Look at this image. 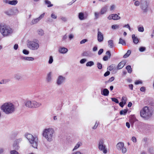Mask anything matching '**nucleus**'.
<instances>
[{
	"label": "nucleus",
	"mask_w": 154,
	"mask_h": 154,
	"mask_svg": "<svg viewBox=\"0 0 154 154\" xmlns=\"http://www.w3.org/2000/svg\"><path fill=\"white\" fill-rule=\"evenodd\" d=\"M3 112L6 114H11L15 110L14 105L11 103L6 102L4 103L1 107Z\"/></svg>",
	"instance_id": "obj_1"
},
{
	"label": "nucleus",
	"mask_w": 154,
	"mask_h": 154,
	"mask_svg": "<svg viewBox=\"0 0 154 154\" xmlns=\"http://www.w3.org/2000/svg\"><path fill=\"white\" fill-rule=\"evenodd\" d=\"M54 133V130L52 128H45L42 131V136L47 141L51 142L53 140V138Z\"/></svg>",
	"instance_id": "obj_2"
},
{
	"label": "nucleus",
	"mask_w": 154,
	"mask_h": 154,
	"mask_svg": "<svg viewBox=\"0 0 154 154\" xmlns=\"http://www.w3.org/2000/svg\"><path fill=\"white\" fill-rule=\"evenodd\" d=\"M25 137L28 140L31 146L34 148H37L38 141L37 137L36 136H34L29 134H26Z\"/></svg>",
	"instance_id": "obj_3"
},
{
	"label": "nucleus",
	"mask_w": 154,
	"mask_h": 154,
	"mask_svg": "<svg viewBox=\"0 0 154 154\" xmlns=\"http://www.w3.org/2000/svg\"><path fill=\"white\" fill-rule=\"evenodd\" d=\"M26 45L29 49L33 51L37 50L39 47L38 40L35 39L27 40Z\"/></svg>",
	"instance_id": "obj_4"
},
{
	"label": "nucleus",
	"mask_w": 154,
	"mask_h": 154,
	"mask_svg": "<svg viewBox=\"0 0 154 154\" xmlns=\"http://www.w3.org/2000/svg\"><path fill=\"white\" fill-rule=\"evenodd\" d=\"M0 32L4 37L9 36L13 32L12 29L6 25L0 24Z\"/></svg>",
	"instance_id": "obj_5"
},
{
	"label": "nucleus",
	"mask_w": 154,
	"mask_h": 154,
	"mask_svg": "<svg viewBox=\"0 0 154 154\" xmlns=\"http://www.w3.org/2000/svg\"><path fill=\"white\" fill-rule=\"evenodd\" d=\"M152 114V111L149 109L147 106L143 108L140 112V116L146 119H149L150 118Z\"/></svg>",
	"instance_id": "obj_6"
},
{
	"label": "nucleus",
	"mask_w": 154,
	"mask_h": 154,
	"mask_svg": "<svg viewBox=\"0 0 154 154\" xmlns=\"http://www.w3.org/2000/svg\"><path fill=\"white\" fill-rule=\"evenodd\" d=\"M98 148L100 151L104 154L107 152V149L104 144V141L103 139H100L98 141Z\"/></svg>",
	"instance_id": "obj_7"
},
{
	"label": "nucleus",
	"mask_w": 154,
	"mask_h": 154,
	"mask_svg": "<svg viewBox=\"0 0 154 154\" xmlns=\"http://www.w3.org/2000/svg\"><path fill=\"white\" fill-rule=\"evenodd\" d=\"M66 78L62 75H59L56 79V83L58 86H60L63 85L65 82Z\"/></svg>",
	"instance_id": "obj_8"
},
{
	"label": "nucleus",
	"mask_w": 154,
	"mask_h": 154,
	"mask_svg": "<svg viewBox=\"0 0 154 154\" xmlns=\"http://www.w3.org/2000/svg\"><path fill=\"white\" fill-rule=\"evenodd\" d=\"M124 145L122 142H119L116 145V147L119 150H122L123 153H125L127 151L126 148L124 146Z\"/></svg>",
	"instance_id": "obj_9"
},
{
	"label": "nucleus",
	"mask_w": 154,
	"mask_h": 154,
	"mask_svg": "<svg viewBox=\"0 0 154 154\" xmlns=\"http://www.w3.org/2000/svg\"><path fill=\"white\" fill-rule=\"evenodd\" d=\"M149 5V1L146 0L144 2L141 4V8L143 11V12H146L148 11V8Z\"/></svg>",
	"instance_id": "obj_10"
},
{
	"label": "nucleus",
	"mask_w": 154,
	"mask_h": 154,
	"mask_svg": "<svg viewBox=\"0 0 154 154\" xmlns=\"http://www.w3.org/2000/svg\"><path fill=\"white\" fill-rule=\"evenodd\" d=\"M52 72H50L47 74L46 80L47 83H51L52 82Z\"/></svg>",
	"instance_id": "obj_11"
},
{
	"label": "nucleus",
	"mask_w": 154,
	"mask_h": 154,
	"mask_svg": "<svg viewBox=\"0 0 154 154\" xmlns=\"http://www.w3.org/2000/svg\"><path fill=\"white\" fill-rule=\"evenodd\" d=\"M88 14H84L82 12H80L79 14L78 17L80 20H83L87 18Z\"/></svg>",
	"instance_id": "obj_12"
},
{
	"label": "nucleus",
	"mask_w": 154,
	"mask_h": 154,
	"mask_svg": "<svg viewBox=\"0 0 154 154\" xmlns=\"http://www.w3.org/2000/svg\"><path fill=\"white\" fill-rule=\"evenodd\" d=\"M103 40V34L100 32L99 31L98 29V31L97 32V40L99 42H102Z\"/></svg>",
	"instance_id": "obj_13"
},
{
	"label": "nucleus",
	"mask_w": 154,
	"mask_h": 154,
	"mask_svg": "<svg viewBox=\"0 0 154 154\" xmlns=\"http://www.w3.org/2000/svg\"><path fill=\"white\" fill-rule=\"evenodd\" d=\"M32 104V100H27L25 102V105L26 107L30 108H33Z\"/></svg>",
	"instance_id": "obj_14"
},
{
	"label": "nucleus",
	"mask_w": 154,
	"mask_h": 154,
	"mask_svg": "<svg viewBox=\"0 0 154 154\" xmlns=\"http://www.w3.org/2000/svg\"><path fill=\"white\" fill-rule=\"evenodd\" d=\"M108 7V6L107 5H105L102 7L100 10L101 15L105 14L107 11Z\"/></svg>",
	"instance_id": "obj_15"
},
{
	"label": "nucleus",
	"mask_w": 154,
	"mask_h": 154,
	"mask_svg": "<svg viewBox=\"0 0 154 154\" xmlns=\"http://www.w3.org/2000/svg\"><path fill=\"white\" fill-rule=\"evenodd\" d=\"M23 75L20 73H17L14 75V78L18 80H21L23 79Z\"/></svg>",
	"instance_id": "obj_16"
},
{
	"label": "nucleus",
	"mask_w": 154,
	"mask_h": 154,
	"mask_svg": "<svg viewBox=\"0 0 154 154\" xmlns=\"http://www.w3.org/2000/svg\"><path fill=\"white\" fill-rule=\"evenodd\" d=\"M33 108H37L42 105L41 103L37 102L35 100H32Z\"/></svg>",
	"instance_id": "obj_17"
},
{
	"label": "nucleus",
	"mask_w": 154,
	"mask_h": 154,
	"mask_svg": "<svg viewBox=\"0 0 154 154\" xmlns=\"http://www.w3.org/2000/svg\"><path fill=\"white\" fill-rule=\"evenodd\" d=\"M59 51L61 54H65L68 51V49L64 47H61L59 49Z\"/></svg>",
	"instance_id": "obj_18"
},
{
	"label": "nucleus",
	"mask_w": 154,
	"mask_h": 154,
	"mask_svg": "<svg viewBox=\"0 0 154 154\" xmlns=\"http://www.w3.org/2000/svg\"><path fill=\"white\" fill-rule=\"evenodd\" d=\"M125 64V62L124 61L120 62L118 65L117 66V69H119L123 68Z\"/></svg>",
	"instance_id": "obj_19"
},
{
	"label": "nucleus",
	"mask_w": 154,
	"mask_h": 154,
	"mask_svg": "<svg viewBox=\"0 0 154 154\" xmlns=\"http://www.w3.org/2000/svg\"><path fill=\"white\" fill-rule=\"evenodd\" d=\"M132 38L133 40V42L135 44H137L139 42V40L137 37L135 36L134 34H133L132 36Z\"/></svg>",
	"instance_id": "obj_20"
},
{
	"label": "nucleus",
	"mask_w": 154,
	"mask_h": 154,
	"mask_svg": "<svg viewBox=\"0 0 154 154\" xmlns=\"http://www.w3.org/2000/svg\"><path fill=\"white\" fill-rule=\"evenodd\" d=\"M109 90L106 88H105L101 91V94L104 96H107L109 95Z\"/></svg>",
	"instance_id": "obj_21"
},
{
	"label": "nucleus",
	"mask_w": 154,
	"mask_h": 154,
	"mask_svg": "<svg viewBox=\"0 0 154 154\" xmlns=\"http://www.w3.org/2000/svg\"><path fill=\"white\" fill-rule=\"evenodd\" d=\"M5 13L9 16H11L13 15L12 9H11L6 11Z\"/></svg>",
	"instance_id": "obj_22"
},
{
	"label": "nucleus",
	"mask_w": 154,
	"mask_h": 154,
	"mask_svg": "<svg viewBox=\"0 0 154 154\" xmlns=\"http://www.w3.org/2000/svg\"><path fill=\"white\" fill-rule=\"evenodd\" d=\"M39 22V21L37 18L33 19L31 20V21L30 22V24L31 25H33L36 24Z\"/></svg>",
	"instance_id": "obj_23"
},
{
	"label": "nucleus",
	"mask_w": 154,
	"mask_h": 154,
	"mask_svg": "<svg viewBox=\"0 0 154 154\" xmlns=\"http://www.w3.org/2000/svg\"><path fill=\"white\" fill-rule=\"evenodd\" d=\"M82 145V143L81 142H78L74 148L73 149V151H74L75 150L77 149L80 146H81Z\"/></svg>",
	"instance_id": "obj_24"
},
{
	"label": "nucleus",
	"mask_w": 154,
	"mask_h": 154,
	"mask_svg": "<svg viewBox=\"0 0 154 154\" xmlns=\"http://www.w3.org/2000/svg\"><path fill=\"white\" fill-rule=\"evenodd\" d=\"M13 147L14 150H18L20 148L19 144L15 142L13 144Z\"/></svg>",
	"instance_id": "obj_25"
},
{
	"label": "nucleus",
	"mask_w": 154,
	"mask_h": 154,
	"mask_svg": "<svg viewBox=\"0 0 154 154\" xmlns=\"http://www.w3.org/2000/svg\"><path fill=\"white\" fill-rule=\"evenodd\" d=\"M130 120L131 122L133 123H134L136 121H137L135 116L134 115L131 116L130 117Z\"/></svg>",
	"instance_id": "obj_26"
},
{
	"label": "nucleus",
	"mask_w": 154,
	"mask_h": 154,
	"mask_svg": "<svg viewBox=\"0 0 154 154\" xmlns=\"http://www.w3.org/2000/svg\"><path fill=\"white\" fill-rule=\"evenodd\" d=\"M38 34L40 36H42L44 34V30L42 29H39L37 30Z\"/></svg>",
	"instance_id": "obj_27"
},
{
	"label": "nucleus",
	"mask_w": 154,
	"mask_h": 154,
	"mask_svg": "<svg viewBox=\"0 0 154 154\" xmlns=\"http://www.w3.org/2000/svg\"><path fill=\"white\" fill-rule=\"evenodd\" d=\"M108 46L110 48L113 47L114 45L112 40H110L108 41Z\"/></svg>",
	"instance_id": "obj_28"
},
{
	"label": "nucleus",
	"mask_w": 154,
	"mask_h": 154,
	"mask_svg": "<svg viewBox=\"0 0 154 154\" xmlns=\"http://www.w3.org/2000/svg\"><path fill=\"white\" fill-rule=\"evenodd\" d=\"M113 20H117L120 19L121 18L119 16L118 14H113Z\"/></svg>",
	"instance_id": "obj_29"
},
{
	"label": "nucleus",
	"mask_w": 154,
	"mask_h": 154,
	"mask_svg": "<svg viewBox=\"0 0 154 154\" xmlns=\"http://www.w3.org/2000/svg\"><path fill=\"white\" fill-rule=\"evenodd\" d=\"M94 15L95 16V19H97L99 18L100 15H101V12L100 11V12H95L94 13Z\"/></svg>",
	"instance_id": "obj_30"
},
{
	"label": "nucleus",
	"mask_w": 154,
	"mask_h": 154,
	"mask_svg": "<svg viewBox=\"0 0 154 154\" xmlns=\"http://www.w3.org/2000/svg\"><path fill=\"white\" fill-rule=\"evenodd\" d=\"M94 65V62L92 61L88 62L86 64L87 66H91Z\"/></svg>",
	"instance_id": "obj_31"
},
{
	"label": "nucleus",
	"mask_w": 154,
	"mask_h": 154,
	"mask_svg": "<svg viewBox=\"0 0 154 154\" xmlns=\"http://www.w3.org/2000/svg\"><path fill=\"white\" fill-rule=\"evenodd\" d=\"M17 1L15 0L10 1L9 3V4L15 5L17 4Z\"/></svg>",
	"instance_id": "obj_32"
},
{
	"label": "nucleus",
	"mask_w": 154,
	"mask_h": 154,
	"mask_svg": "<svg viewBox=\"0 0 154 154\" xmlns=\"http://www.w3.org/2000/svg\"><path fill=\"white\" fill-rule=\"evenodd\" d=\"M131 51L130 50L128 51L127 53L125 54L123 56V57L124 58H126L129 57V55L131 54Z\"/></svg>",
	"instance_id": "obj_33"
},
{
	"label": "nucleus",
	"mask_w": 154,
	"mask_h": 154,
	"mask_svg": "<svg viewBox=\"0 0 154 154\" xmlns=\"http://www.w3.org/2000/svg\"><path fill=\"white\" fill-rule=\"evenodd\" d=\"M45 4L48 5V7H50L53 6V4H51V2L50 1H48V0H45Z\"/></svg>",
	"instance_id": "obj_34"
},
{
	"label": "nucleus",
	"mask_w": 154,
	"mask_h": 154,
	"mask_svg": "<svg viewBox=\"0 0 154 154\" xmlns=\"http://www.w3.org/2000/svg\"><path fill=\"white\" fill-rule=\"evenodd\" d=\"M126 69L127 70L129 73H131L132 72V70L130 66L128 65L126 67Z\"/></svg>",
	"instance_id": "obj_35"
},
{
	"label": "nucleus",
	"mask_w": 154,
	"mask_h": 154,
	"mask_svg": "<svg viewBox=\"0 0 154 154\" xmlns=\"http://www.w3.org/2000/svg\"><path fill=\"white\" fill-rule=\"evenodd\" d=\"M116 8V5L114 4L110 6V10L111 11H114Z\"/></svg>",
	"instance_id": "obj_36"
},
{
	"label": "nucleus",
	"mask_w": 154,
	"mask_h": 154,
	"mask_svg": "<svg viewBox=\"0 0 154 154\" xmlns=\"http://www.w3.org/2000/svg\"><path fill=\"white\" fill-rule=\"evenodd\" d=\"M128 110L127 109H124L122 110L120 112V114L121 115H125L127 113Z\"/></svg>",
	"instance_id": "obj_37"
},
{
	"label": "nucleus",
	"mask_w": 154,
	"mask_h": 154,
	"mask_svg": "<svg viewBox=\"0 0 154 154\" xmlns=\"http://www.w3.org/2000/svg\"><path fill=\"white\" fill-rule=\"evenodd\" d=\"M119 44H121L122 45H126V43L125 41L122 39V38H120L119 39Z\"/></svg>",
	"instance_id": "obj_38"
},
{
	"label": "nucleus",
	"mask_w": 154,
	"mask_h": 154,
	"mask_svg": "<svg viewBox=\"0 0 154 154\" xmlns=\"http://www.w3.org/2000/svg\"><path fill=\"white\" fill-rule=\"evenodd\" d=\"M9 81V80L8 79H3L0 82V84H5L8 82Z\"/></svg>",
	"instance_id": "obj_39"
},
{
	"label": "nucleus",
	"mask_w": 154,
	"mask_h": 154,
	"mask_svg": "<svg viewBox=\"0 0 154 154\" xmlns=\"http://www.w3.org/2000/svg\"><path fill=\"white\" fill-rule=\"evenodd\" d=\"M13 15H15L18 13L19 11L17 8L12 9Z\"/></svg>",
	"instance_id": "obj_40"
},
{
	"label": "nucleus",
	"mask_w": 154,
	"mask_h": 154,
	"mask_svg": "<svg viewBox=\"0 0 154 154\" xmlns=\"http://www.w3.org/2000/svg\"><path fill=\"white\" fill-rule=\"evenodd\" d=\"M53 61V58L52 56H50L49 57V59L48 61V63L49 64H51L52 63Z\"/></svg>",
	"instance_id": "obj_41"
},
{
	"label": "nucleus",
	"mask_w": 154,
	"mask_h": 154,
	"mask_svg": "<svg viewBox=\"0 0 154 154\" xmlns=\"http://www.w3.org/2000/svg\"><path fill=\"white\" fill-rule=\"evenodd\" d=\"M112 28L114 29H118L119 28V26L118 25H114L112 26Z\"/></svg>",
	"instance_id": "obj_42"
},
{
	"label": "nucleus",
	"mask_w": 154,
	"mask_h": 154,
	"mask_svg": "<svg viewBox=\"0 0 154 154\" xmlns=\"http://www.w3.org/2000/svg\"><path fill=\"white\" fill-rule=\"evenodd\" d=\"M45 15V13H44L42 14H41L39 17L37 18L38 19L39 21H40V20H41L42 18H43L44 17Z\"/></svg>",
	"instance_id": "obj_43"
},
{
	"label": "nucleus",
	"mask_w": 154,
	"mask_h": 154,
	"mask_svg": "<svg viewBox=\"0 0 154 154\" xmlns=\"http://www.w3.org/2000/svg\"><path fill=\"white\" fill-rule=\"evenodd\" d=\"M115 66L114 64H112L109 67L107 68V69L110 71H111L113 69L114 67Z\"/></svg>",
	"instance_id": "obj_44"
},
{
	"label": "nucleus",
	"mask_w": 154,
	"mask_h": 154,
	"mask_svg": "<svg viewBox=\"0 0 154 154\" xmlns=\"http://www.w3.org/2000/svg\"><path fill=\"white\" fill-rule=\"evenodd\" d=\"M34 60V59L33 57H26V60L27 61H33Z\"/></svg>",
	"instance_id": "obj_45"
},
{
	"label": "nucleus",
	"mask_w": 154,
	"mask_h": 154,
	"mask_svg": "<svg viewBox=\"0 0 154 154\" xmlns=\"http://www.w3.org/2000/svg\"><path fill=\"white\" fill-rule=\"evenodd\" d=\"M68 37V36L66 34H65L63 36L62 38V41L66 42V40L67 39Z\"/></svg>",
	"instance_id": "obj_46"
},
{
	"label": "nucleus",
	"mask_w": 154,
	"mask_h": 154,
	"mask_svg": "<svg viewBox=\"0 0 154 154\" xmlns=\"http://www.w3.org/2000/svg\"><path fill=\"white\" fill-rule=\"evenodd\" d=\"M122 101L121 102L124 103V104H125L127 101L126 97H123L122 98Z\"/></svg>",
	"instance_id": "obj_47"
},
{
	"label": "nucleus",
	"mask_w": 154,
	"mask_h": 154,
	"mask_svg": "<svg viewBox=\"0 0 154 154\" xmlns=\"http://www.w3.org/2000/svg\"><path fill=\"white\" fill-rule=\"evenodd\" d=\"M138 31L140 32H143L144 31L143 27V26L139 27L138 28Z\"/></svg>",
	"instance_id": "obj_48"
},
{
	"label": "nucleus",
	"mask_w": 154,
	"mask_h": 154,
	"mask_svg": "<svg viewBox=\"0 0 154 154\" xmlns=\"http://www.w3.org/2000/svg\"><path fill=\"white\" fill-rule=\"evenodd\" d=\"M11 154H20V153L16 150H12L10 151Z\"/></svg>",
	"instance_id": "obj_49"
},
{
	"label": "nucleus",
	"mask_w": 154,
	"mask_h": 154,
	"mask_svg": "<svg viewBox=\"0 0 154 154\" xmlns=\"http://www.w3.org/2000/svg\"><path fill=\"white\" fill-rule=\"evenodd\" d=\"M146 50V48L143 47H141L140 48L139 50L140 52H143L145 51Z\"/></svg>",
	"instance_id": "obj_50"
},
{
	"label": "nucleus",
	"mask_w": 154,
	"mask_h": 154,
	"mask_svg": "<svg viewBox=\"0 0 154 154\" xmlns=\"http://www.w3.org/2000/svg\"><path fill=\"white\" fill-rule=\"evenodd\" d=\"M97 65L99 69H102V66L101 63L98 62L97 63Z\"/></svg>",
	"instance_id": "obj_51"
},
{
	"label": "nucleus",
	"mask_w": 154,
	"mask_h": 154,
	"mask_svg": "<svg viewBox=\"0 0 154 154\" xmlns=\"http://www.w3.org/2000/svg\"><path fill=\"white\" fill-rule=\"evenodd\" d=\"M111 100L112 101L116 103H119V101L118 99L116 98H112Z\"/></svg>",
	"instance_id": "obj_52"
},
{
	"label": "nucleus",
	"mask_w": 154,
	"mask_h": 154,
	"mask_svg": "<svg viewBox=\"0 0 154 154\" xmlns=\"http://www.w3.org/2000/svg\"><path fill=\"white\" fill-rule=\"evenodd\" d=\"M23 53L25 54L28 55L29 54V52L26 50L24 49L23 51Z\"/></svg>",
	"instance_id": "obj_53"
},
{
	"label": "nucleus",
	"mask_w": 154,
	"mask_h": 154,
	"mask_svg": "<svg viewBox=\"0 0 154 154\" xmlns=\"http://www.w3.org/2000/svg\"><path fill=\"white\" fill-rule=\"evenodd\" d=\"M87 61L86 59L84 58L81 59L80 61V63L81 64H83L85 63Z\"/></svg>",
	"instance_id": "obj_54"
},
{
	"label": "nucleus",
	"mask_w": 154,
	"mask_h": 154,
	"mask_svg": "<svg viewBox=\"0 0 154 154\" xmlns=\"http://www.w3.org/2000/svg\"><path fill=\"white\" fill-rule=\"evenodd\" d=\"M51 17L54 19H56L57 18V16L54 13H52L51 15Z\"/></svg>",
	"instance_id": "obj_55"
},
{
	"label": "nucleus",
	"mask_w": 154,
	"mask_h": 154,
	"mask_svg": "<svg viewBox=\"0 0 154 154\" xmlns=\"http://www.w3.org/2000/svg\"><path fill=\"white\" fill-rule=\"evenodd\" d=\"M99 123V122L97 121L94 126L93 127V129H95L97 128L98 126V124Z\"/></svg>",
	"instance_id": "obj_56"
},
{
	"label": "nucleus",
	"mask_w": 154,
	"mask_h": 154,
	"mask_svg": "<svg viewBox=\"0 0 154 154\" xmlns=\"http://www.w3.org/2000/svg\"><path fill=\"white\" fill-rule=\"evenodd\" d=\"M22 140V139L21 138L18 139L16 140L14 142L17 143L19 144Z\"/></svg>",
	"instance_id": "obj_57"
},
{
	"label": "nucleus",
	"mask_w": 154,
	"mask_h": 154,
	"mask_svg": "<svg viewBox=\"0 0 154 154\" xmlns=\"http://www.w3.org/2000/svg\"><path fill=\"white\" fill-rule=\"evenodd\" d=\"M140 5V2L138 1H136L134 2V5L136 6H139Z\"/></svg>",
	"instance_id": "obj_58"
},
{
	"label": "nucleus",
	"mask_w": 154,
	"mask_h": 154,
	"mask_svg": "<svg viewBox=\"0 0 154 154\" xmlns=\"http://www.w3.org/2000/svg\"><path fill=\"white\" fill-rule=\"evenodd\" d=\"M88 41V40L87 39H84L82 40L80 42V44H84L86 42Z\"/></svg>",
	"instance_id": "obj_59"
},
{
	"label": "nucleus",
	"mask_w": 154,
	"mask_h": 154,
	"mask_svg": "<svg viewBox=\"0 0 154 154\" xmlns=\"http://www.w3.org/2000/svg\"><path fill=\"white\" fill-rule=\"evenodd\" d=\"M123 27L127 28L129 29V30H131L130 27L128 24L125 25L123 26Z\"/></svg>",
	"instance_id": "obj_60"
},
{
	"label": "nucleus",
	"mask_w": 154,
	"mask_h": 154,
	"mask_svg": "<svg viewBox=\"0 0 154 154\" xmlns=\"http://www.w3.org/2000/svg\"><path fill=\"white\" fill-rule=\"evenodd\" d=\"M103 49H100L98 51V54L99 55H101L103 52Z\"/></svg>",
	"instance_id": "obj_61"
},
{
	"label": "nucleus",
	"mask_w": 154,
	"mask_h": 154,
	"mask_svg": "<svg viewBox=\"0 0 154 154\" xmlns=\"http://www.w3.org/2000/svg\"><path fill=\"white\" fill-rule=\"evenodd\" d=\"M74 37V36L72 34H70L68 36L69 38V40H72L73 38Z\"/></svg>",
	"instance_id": "obj_62"
},
{
	"label": "nucleus",
	"mask_w": 154,
	"mask_h": 154,
	"mask_svg": "<svg viewBox=\"0 0 154 154\" xmlns=\"http://www.w3.org/2000/svg\"><path fill=\"white\" fill-rule=\"evenodd\" d=\"M106 54L108 55L107 56L109 57V58H110L111 55L110 51H107Z\"/></svg>",
	"instance_id": "obj_63"
},
{
	"label": "nucleus",
	"mask_w": 154,
	"mask_h": 154,
	"mask_svg": "<svg viewBox=\"0 0 154 154\" xmlns=\"http://www.w3.org/2000/svg\"><path fill=\"white\" fill-rule=\"evenodd\" d=\"M110 72L109 71H107L104 74V76L105 77L109 75L110 74Z\"/></svg>",
	"instance_id": "obj_64"
}]
</instances>
